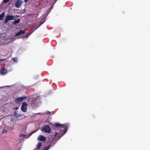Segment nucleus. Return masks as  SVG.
I'll use <instances>...</instances> for the list:
<instances>
[{
    "instance_id": "f257e3e1",
    "label": "nucleus",
    "mask_w": 150,
    "mask_h": 150,
    "mask_svg": "<svg viewBox=\"0 0 150 150\" xmlns=\"http://www.w3.org/2000/svg\"><path fill=\"white\" fill-rule=\"evenodd\" d=\"M55 126L56 127H59V129L60 130L59 134L57 132L54 134V136L56 138L57 136L58 135L59 138L57 139H58L66 133L67 130V128L65 124L62 125L59 124H57L55 125Z\"/></svg>"
},
{
    "instance_id": "f03ea898",
    "label": "nucleus",
    "mask_w": 150,
    "mask_h": 150,
    "mask_svg": "<svg viewBox=\"0 0 150 150\" xmlns=\"http://www.w3.org/2000/svg\"><path fill=\"white\" fill-rule=\"evenodd\" d=\"M42 131L44 132L49 133L51 131V129L49 126L46 125L42 128Z\"/></svg>"
},
{
    "instance_id": "7ed1b4c3",
    "label": "nucleus",
    "mask_w": 150,
    "mask_h": 150,
    "mask_svg": "<svg viewBox=\"0 0 150 150\" xmlns=\"http://www.w3.org/2000/svg\"><path fill=\"white\" fill-rule=\"evenodd\" d=\"M15 17L14 16L8 15L6 16L5 18V23H7L9 21L14 19V18Z\"/></svg>"
},
{
    "instance_id": "20e7f679",
    "label": "nucleus",
    "mask_w": 150,
    "mask_h": 150,
    "mask_svg": "<svg viewBox=\"0 0 150 150\" xmlns=\"http://www.w3.org/2000/svg\"><path fill=\"white\" fill-rule=\"evenodd\" d=\"M27 104L25 102L23 103L21 107V109L22 111L24 112H25L27 111Z\"/></svg>"
},
{
    "instance_id": "39448f33",
    "label": "nucleus",
    "mask_w": 150,
    "mask_h": 150,
    "mask_svg": "<svg viewBox=\"0 0 150 150\" xmlns=\"http://www.w3.org/2000/svg\"><path fill=\"white\" fill-rule=\"evenodd\" d=\"M23 3V2L21 0H17L15 4V6L16 8H19L21 6Z\"/></svg>"
},
{
    "instance_id": "423d86ee",
    "label": "nucleus",
    "mask_w": 150,
    "mask_h": 150,
    "mask_svg": "<svg viewBox=\"0 0 150 150\" xmlns=\"http://www.w3.org/2000/svg\"><path fill=\"white\" fill-rule=\"evenodd\" d=\"M38 139L39 141H43L46 140V138L45 136L40 135L38 136Z\"/></svg>"
},
{
    "instance_id": "0eeeda50",
    "label": "nucleus",
    "mask_w": 150,
    "mask_h": 150,
    "mask_svg": "<svg viewBox=\"0 0 150 150\" xmlns=\"http://www.w3.org/2000/svg\"><path fill=\"white\" fill-rule=\"evenodd\" d=\"M25 97H21L18 98L16 99V103L18 102L21 101H22L23 100L25 99Z\"/></svg>"
},
{
    "instance_id": "6e6552de",
    "label": "nucleus",
    "mask_w": 150,
    "mask_h": 150,
    "mask_svg": "<svg viewBox=\"0 0 150 150\" xmlns=\"http://www.w3.org/2000/svg\"><path fill=\"white\" fill-rule=\"evenodd\" d=\"M25 31L23 30H21L19 32L17 33L15 35V36L16 37L19 36L21 34H23L24 33Z\"/></svg>"
},
{
    "instance_id": "1a4fd4ad",
    "label": "nucleus",
    "mask_w": 150,
    "mask_h": 150,
    "mask_svg": "<svg viewBox=\"0 0 150 150\" xmlns=\"http://www.w3.org/2000/svg\"><path fill=\"white\" fill-rule=\"evenodd\" d=\"M0 72L2 74H5L7 72V70L5 69H2L0 70Z\"/></svg>"
},
{
    "instance_id": "9d476101",
    "label": "nucleus",
    "mask_w": 150,
    "mask_h": 150,
    "mask_svg": "<svg viewBox=\"0 0 150 150\" xmlns=\"http://www.w3.org/2000/svg\"><path fill=\"white\" fill-rule=\"evenodd\" d=\"M49 13V12L46 11V13L45 14L43 15L42 16H41V18L43 19H45Z\"/></svg>"
},
{
    "instance_id": "9b49d317",
    "label": "nucleus",
    "mask_w": 150,
    "mask_h": 150,
    "mask_svg": "<svg viewBox=\"0 0 150 150\" xmlns=\"http://www.w3.org/2000/svg\"><path fill=\"white\" fill-rule=\"evenodd\" d=\"M15 21L13 22V24H16V23H18L20 22V19H18L17 20H16L15 19H14Z\"/></svg>"
},
{
    "instance_id": "f8f14e48",
    "label": "nucleus",
    "mask_w": 150,
    "mask_h": 150,
    "mask_svg": "<svg viewBox=\"0 0 150 150\" xmlns=\"http://www.w3.org/2000/svg\"><path fill=\"white\" fill-rule=\"evenodd\" d=\"M5 14L4 12H3L0 14V20L3 19V18L4 17Z\"/></svg>"
},
{
    "instance_id": "ddd939ff",
    "label": "nucleus",
    "mask_w": 150,
    "mask_h": 150,
    "mask_svg": "<svg viewBox=\"0 0 150 150\" xmlns=\"http://www.w3.org/2000/svg\"><path fill=\"white\" fill-rule=\"evenodd\" d=\"M12 60H13V62L15 63H17L18 62V59L17 58H13L12 59Z\"/></svg>"
},
{
    "instance_id": "4468645a",
    "label": "nucleus",
    "mask_w": 150,
    "mask_h": 150,
    "mask_svg": "<svg viewBox=\"0 0 150 150\" xmlns=\"http://www.w3.org/2000/svg\"><path fill=\"white\" fill-rule=\"evenodd\" d=\"M42 146V144L40 142H39L37 146V149H40Z\"/></svg>"
},
{
    "instance_id": "2eb2a0df",
    "label": "nucleus",
    "mask_w": 150,
    "mask_h": 150,
    "mask_svg": "<svg viewBox=\"0 0 150 150\" xmlns=\"http://www.w3.org/2000/svg\"><path fill=\"white\" fill-rule=\"evenodd\" d=\"M50 146L49 145L48 146H46L42 150H48L50 147Z\"/></svg>"
},
{
    "instance_id": "dca6fc26",
    "label": "nucleus",
    "mask_w": 150,
    "mask_h": 150,
    "mask_svg": "<svg viewBox=\"0 0 150 150\" xmlns=\"http://www.w3.org/2000/svg\"><path fill=\"white\" fill-rule=\"evenodd\" d=\"M7 132V130L6 129H4L2 131V133H6Z\"/></svg>"
},
{
    "instance_id": "f3484780",
    "label": "nucleus",
    "mask_w": 150,
    "mask_h": 150,
    "mask_svg": "<svg viewBox=\"0 0 150 150\" xmlns=\"http://www.w3.org/2000/svg\"><path fill=\"white\" fill-rule=\"evenodd\" d=\"M9 1V0H4L3 2L4 3L6 4Z\"/></svg>"
},
{
    "instance_id": "a211bd4d",
    "label": "nucleus",
    "mask_w": 150,
    "mask_h": 150,
    "mask_svg": "<svg viewBox=\"0 0 150 150\" xmlns=\"http://www.w3.org/2000/svg\"><path fill=\"white\" fill-rule=\"evenodd\" d=\"M25 136H26V135L24 134H21L20 135V136L21 137H25Z\"/></svg>"
},
{
    "instance_id": "6ab92c4d",
    "label": "nucleus",
    "mask_w": 150,
    "mask_h": 150,
    "mask_svg": "<svg viewBox=\"0 0 150 150\" xmlns=\"http://www.w3.org/2000/svg\"><path fill=\"white\" fill-rule=\"evenodd\" d=\"M5 59H0V65H1L2 64V62H1V61H3Z\"/></svg>"
},
{
    "instance_id": "aec40b11",
    "label": "nucleus",
    "mask_w": 150,
    "mask_h": 150,
    "mask_svg": "<svg viewBox=\"0 0 150 150\" xmlns=\"http://www.w3.org/2000/svg\"><path fill=\"white\" fill-rule=\"evenodd\" d=\"M36 131H34L33 132H31V134H32L33 133H34L35 132H36Z\"/></svg>"
},
{
    "instance_id": "412c9836",
    "label": "nucleus",
    "mask_w": 150,
    "mask_h": 150,
    "mask_svg": "<svg viewBox=\"0 0 150 150\" xmlns=\"http://www.w3.org/2000/svg\"><path fill=\"white\" fill-rule=\"evenodd\" d=\"M16 114H17V113H16V112H15V113H14V115H14V116H16Z\"/></svg>"
},
{
    "instance_id": "4be33fe9",
    "label": "nucleus",
    "mask_w": 150,
    "mask_h": 150,
    "mask_svg": "<svg viewBox=\"0 0 150 150\" xmlns=\"http://www.w3.org/2000/svg\"><path fill=\"white\" fill-rule=\"evenodd\" d=\"M23 0L25 2V3H26L28 2V0Z\"/></svg>"
},
{
    "instance_id": "5701e85b",
    "label": "nucleus",
    "mask_w": 150,
    "mask_h": 150,
    "mask_svg": "<svg viewBox=\"0 0 150 150\" xmlns=\"http://www.w3.org/2000/svg\"><path fill=\"white\" fill-rule=\"evenodd\" d=\"M57 1V0H54V3H53V5Z\"/></svg>"
},
{
    "instance_id": "b1692460",
    "label": "nucleus",
    "mask_w": 150,
    "mask_h": 150,
    "mask_svg": "<svg viewBox=\"0 0 150 150\" xmlns=\"http://www.w3.org/2000/svg\"><path fill=\"white\" fill-rule=\"evenodd\" d=\"M18 107H16V108H14V109H15H15H17H17H18Z\"/></svg>"
},
{
    "instance_id": "393cba45",
    "label": "nucleus",
    "mask_w": 150,
    "mask_h": 150,
    "mask_svg": "<svg viewBox=\"0 0 150 150\" xmlns=\"http://www.w3.org/2000/svg\"><path fill=\"white\" fill-rule=\"evenodd\" d=\"M37 28H35V30H36V29H37Z\"/></svg>"
},
{
    "instance_id": "a878e982",
    "label": "nucleus",
    "mask_w": 150,
    "mask_h": 150,
    "mask_svg": "<svg viewBox=\"0 0 150 150\" xmlns=\"http://www.w3.org/2000/svg\"><path fill=\"white\" fill-rule=\"evenodd\" d=\"M33 150H37L36 149H33Z\"/></svg>"
},
{
    "instance_id": "bb28decb",
    "label": "nucleus",
    "mask_w": 150,
    "mask_h": 150,
    "mask_svg": "<svg viewBox=\"0 0 150 150\" xmlns=\"http://www.w3.org/2000/svg\"><path fill=\"white\" fill-rule=\"evenodd\" d=\"M52 7L51 8H52Z\"/></svg>"
}]
</instances>
